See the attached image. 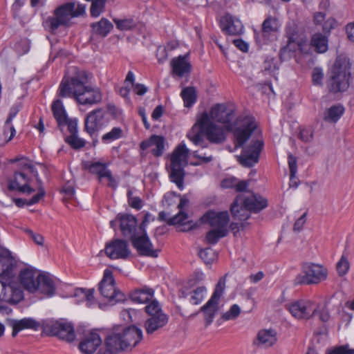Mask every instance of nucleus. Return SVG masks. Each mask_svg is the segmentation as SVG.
Instances as JSON below:
<instances>
[{
	"label": "nucleus",
	"mask_w": 354,
	"mask_h": 354,
	"mask_svg": "<svg viewBox=\"0 0 354 354\" xmlns=\"http://www.w3.org/2000/svg\"><path fill=\"white\" fill-rule=\"evenodd\" d=\"M208 114L212 122L223 123L227 129L233 131L236 147H242L257 127L254 118L251 116H240L234 124L232 123L234 113L224 104H216Z\"/></svg>",
	"instance_id": "obj_1"
},
{
	"label": "nucleus",
	"mask_w": 354,
	"mask_h": 354,
	"mask_svg": "<svg viewBox=\"0 0 354 354\" xmlns=\"http://www.w3.org/2000/svg\"><path fill=\"white\" fill-rule=\"evenodd\" d=\"M58 92L60 97H74L81 104H93L102 100L100 91L88 84V77L85 72L80 73L71 78V82L62 80Z\"/></svg>",
	"instance_id": "obj_2"
},
{
	"label": "nucleus",
	"mask_w": 354,
	"mask_h": 354,
	"mask_svg": "<svg viewBox=\"0 0 354 354\" xmlns=\"http://www.w3.org/2000/svg\"><path fill=\"white\" fill-rule=\"evenodd\" d=\"M203 135L214 144L223 143L226 139L223 128L212 122L207 112L197 116L196 122L187 133V137L196 146L205 149L207 147V144L203 140Z\"/></svg>",
	"instance_id": "obj_3"
},
{
	"label": "nucleus",
	"mask_w": 354,
	"mask_h": 354,
	"mask_svg": "<svg viewBox=\"0 0 354 354\" xmlns=\"http://www.w3.org/2000/svg\"><path fill=\"white\" fill-rule=\"evenodd\" d=\"M142 339V331L140 328L132 326L124 327L118 326L106 338V346L110 348L112 354L130 349L136 346Z\"/></svg>",
	"instance_id": "obj_4"
},
{
	"label": "nucleus",
	"mask_w": 354,
	"mask_h": 354,
	"mask_svg": "<svg viewBox=\"0 0 354 354\" xmlns=\"http://www.w3.org/2000/svg\"><path fill=\"white\" fill-rule=\"evenodd\" d=\"M86 12V6L75 2H69L61 5L54 11V16L49 17L45 21L46 26L55 31L59 26H67L74 17L82 16Z\"/></svg>",
	"instance_id": "obj_5"
},
{
	"label": "nucleus",
	"mask_w": 354,
	"mask_h": 354,
	"mask_svg": "<svg viewBox=\"0 0 354 354\" xmlns=\"http://www.w3.org/2000/svg\"><path fill=\"white\" fill-rule=\"evenodd\" d=\"M351 64L349 59L339 57L336 59L328 81V87L330 92H343L348 87Z\"/></svg>",
	"instance_id": "obj_6"
},
{
	"label": "nucleus",
	"mask_w": 354,
	"mask_h": 354,
	"mask_svg": "<svg viewBox=\"0 0 354 354\" xmlns=\"http://www.w3.org/2000/svg\"><path fill=\"white\" fill-rule=\"evenodd\" d=\"M189 149L185 144H180L174 151L171 156L169 178L179 189L184 188L183 180L185 176L184 166L187 164Z\"/></svg>",
	"instance_id": "obj_7"
},
{
	"label": "nucleus",
	"mask_w": 354,
	"mask_h": 354,
	"mask_svg": "<svg viewBox=\"0 0 354 354\" xmlns=\"http://www.w3.org/2000/svg\"><path fill=\"white\" fill-rule=\"evenodd\" d=\"M327 269L322 265L305 263L302 265V270L295 279V283L297 285L317 284L326 279Z\"/></svg>",
	"instance_id": "obj_8"
},
{
	"label": "nucleus",
	"mask_w": 354,
	"mask_h": 354,
	"mask_svg": "<svg viewBox=\"0 0 354 354\" xmlns=\"http://www.w3.org/2000/svg\"><path fill=\"white\" fill-rule=\"evenodd\" d=\"M99 291L111 305L125 299L124 295L115 287L112 272L109 269H106L104 272L103 278L99 283Z\"/></svg>",
	"instance_id": "obj_9"
},
{
	"label": "nucleus",
	"mask_w": 354,
	"mask_h": 354,
	"mask_svg": "<svg viewBox=\"0 0 354 354\" xmlns=\"http://www.w3.org/2000/svg\"><path fill=\"white\" fill-rule=\"evenodd\" d=\"M80 349L84 354H112L110 348L102 344L99 334L91 331L86 334L79 346Z\"/></svg>",
	"instance_id": "obj_10"
},
{
	"label": "nucleus",
	"mask_w": 354,
	"mask_h": 354,
	"mask_svg": "<svg viewBox=\"0 0 354 354\" xmlns=\"http://www.w3.org/2000/svg\"><path fill=\"white\" fill-rule=\"evenodd\" d=\"M225 286V279L224 278L220 279L211 298L200 309L204 313L207 325H209L213 322L216 313L218 309V301L223 293Z\"/></svg>",
	"instance_id": "obj_11"
},
{
	"label": "nucleus",
	"mask_w": 354,
	"mask_h": 354,
	"mask_svg": "<svg viewBox=\"0 0 354 354\" xmlns=\"http://www.w3.org/2000/svg\"><path fill=\"white\" fill-rule=\"evenodd\" d=\"M286 308L297 319H308L317 313L313 303L310 300H297L286 304Z\"/></svg>",
	"instance_id": "obj_12"
},
{
	"label": "nucleus",
	"mask_w": 354,
	"mask_h": 354,
	"mask_svg": "<svg viewBox=\"0 0 354 354\" xmlns=\"http://www.w3.org/2000/svg\"><path fill=\"white\" fill-rule=\"evenodd\" d=\"M8 189L26 194H31L37 191V189L33 187V181L30 176L24 171L16 172L14 174L13 178L8 183Z\"/></svg>",
	"instance_id": "obj_13"
},
{
	"label": "nucleus",
	"mask_w": 354,
	"mask_h": 354,
	"mask_svg": "<svg viewBox=\"0 0 354 354\" xmlns=\"http://www.w3.org/2000/svg\"><path fill=\"white\" fill-rule=\"evenodd\" d=\"M263 142L257 140L242 151L238 160L241 165L245 167H251L259 162L260 153L263 149Z\"/></svg>",
	"instance_id": "obj_14"
},
{
	"label": "nucleus",
	"mask_w": 354,
	"mask_h": 354,
	"mask_svg": "<svg viewBox=\"0 0 354 354\" xmlns=\"http://www.w3.org/2000/svg\"><path fill=\"white\" fill-rule=\"evenodd\" d=\"M105 112L101 109L91 111L84 120V130L91 137H96L97 133L105 125Z\"/></svg>",
	"instance_id": "obj_15"
},
{
	"label": "nucleus",
	"mask_w": 354,
	"mask_h": 354,
	"mask_svg": "<svg viewBox=\"0 0 354 354\" xmlns=\"http://www.w3.org/2000/svg\"><path fill=\"white\" fill-rule=\"evenodd\" d=\"M230 217L227 212L209 211L205 213L200 219V222L207 223L212 229L224 230L228 233V223Z\"/></svg>",
	"instance_id": "obj_16"
},
{
	"label": "nucleus",
	"mask_w": 354,
	"mask_h": 354,
	"mask_svg": "<svg viewBox=\"0 0 354 354\" xmlns=\"http://www.w3.org/2000/svg\"><path fill=\"white\" fill-rule=\"evenodd\" d=\"M131 239L133 246L136 249L139 254L151 257H157L159 250H154L147 232L142 234H134Z\"/></svg>",
	"instance_id": "obj_17"
},
{
	"label": "nucleus",
	"mask_w": 354,
	"mask_h": 354,
	"mask_svg": "<svg viewBox=\"0 0 354 354\" xmlns=\"http://www.w3.org/2000/svg\"><path fill=\"white\" fill-rule=\"evenodd\" d=\"M219 27L224 34L228 35H241L244 30L241 20L230 13H226L220 18Z\"/></svg>",
	"instance_id": "obj_18"
},
{
	"label": "nucleus",
	"mask_w": 354,
	"mask_h": 354,
	"mask_svg": "<svg viewBox=\"0 0 354 354\" xmlns=\"http://www.w3.org/2000/svg\"><path fill=\"white\" fill-rule=\"evenodd\" d=\"M105 254L111 259H127L131 255L128 243L121 239H115L106 244Z\"/></svg>",
	"instance_id": "obj_19"
},
{
	"label": "nucleus",
	"mask_w": 354,
	"mask_h": 354,
	"mask_svg": "<svg viewBox=\"0 0 354 354\" xmlns=\"http://www.w3.org/2000/svg\"><path fill=\"white\" fill-rule=\"evenodd\" d=\"M237 201H240L248 208L250 212H259L266 208L268 205V201L266 198L259 195L252 193L239 194L237 197Z\"/></svg>",
	"instance_id": "obj_20"
},
{
	"label": "nucleus",
	"mask_w": 354,
	"mask_h": 354,
	"mask_svg": "<svg viewBox=\"0 0 354 354\" xmlns=\"http://www.w3.org/2000/svg\"><path fill=\"white\" fill-rule=\"evenodd\" d=\"M85 168L91 173L97 174L100 180H102L103 178H106L109 182L108 185L112 188H116L117 182L113 177L110 170L107 169V165L105 163L99 161L88 162L85 164Z\"/></svg>",
	"instance_id": "obj_21"
},
{
	"label": "nucleus",
	"mask_w": 354,
	"mask_h": 354,
	"mask_svg": "<svg viewBox=\"0 0 354 354\" xmlns=\"http://www.w3.org/2000/svg\"><path fill=\"white\" fill-rule=\"evenodd\" d=\"M50 332L55 336L68 342H72L75 339V333L73 325L65 321H58L52 324Z\"/></svg>",
	"instance_id": "obj_22"
},
{
	"label": "nucleus",
	"mask_w": 354,
	"mask_h": 354,
	"mask_svg": "<svg viewBox=\"0 0 354 354\" xmlns=\"http://www.w3.org/2000/svg\"><path fill=\"white\" fill-rule=\"evenodd\" d=\"M6 293H0L1 300L10 304H17L23 299V291L19 284L14 281V274L7 279Z\"/></svg>",
	"instance_id": "obj_23"
},
{
	"label": "nucleus",
	"mask_w": 354,
	"mask_h": 354,
	"mask_svg": "<svg viewBox=\"0 0 354 354\" xmlns=\"http://www.w3.org/2000/svg\"><path fill=\"white\" fill-rule=\"evenodd\" d=\"M41 274L33 268H27L21 270L19 273L20 283L24 289L30 293L36 292L37 279Z\"/></svg>",
	"instance_id": "obj_24"
},
{
	"label": "nucleus",
	"mask_w": 354,
	"mask_h": 354,
	"mask_svg": "<svg viewBox=\"0 0 354 354\" xmlns=\"http://www.w3.org/2000/svg\"><path fill=\"white\" fill-rule=\"evenodd\" d=\"M188 203L189 200L186 195L181 196L180 203L178 205L180 209L179 213L169 220V224L170 225L182 224L183 228L180 230L181 231H188L198 226L196 223L194 224H192V222L185 223L187 218V214L183 212V209L186 207Z\"/></svg>",
	"instance_id": "obj_25"
},
{
	"label": "nucleus",
	"mask_w": 354,
	"mask_h": 354,
	"mask_svg": "<svg viewBox=\"0 0 354 354\" xmlns=\"http://www.w3.org/2000/svg\"><path fill=\"white\" fill-rule=\"evenodd\" d=\"M140 148L142 150L151 148V153L156 157H160L165 150V139L161 136L153 135L140 143Z\"/></svg>",
	"instance_id": "obj_26"
},
{
	"label": "nucleus",
	"mask_w": 354,
	"mask_h": 354,
	"mask_svg": "<svg viewBox=\"0 0 354 354\" xmlns=\"http://www.w3.org/2000/svg\"><path fill=\"white\" fill-rule=\"evenodd\" d=\"M277 341V332L273 329L260 330L253 341L258 347L268 348L272 346Z\"/></svg>",
	"instance_id": "obj_27"
},
{
	"label": "nucleus",
	"mask_w": 354,
	"mask_h": 354,
	"mask_svg": "<svg viewBox=\"0 0 354 354\" xmlns=\"http://www.w3.org/2000/svg\"><path fill=\"white\" fill-rule=\"evenodd\" d=\"M9 326L12 328V336L15 337L19 332L24 329L37 330L40 326L38 322L31 317L21 319H11Z\"/></svg>",
	"instance_id": "obj_28"
},
{
	"label": "nucleus",
	"mask_w": 354,
	"mask_h": 354,
	"mask_svg": "<svg viewBox=\"0 0 354 354\" xmlns=\"http://www.w3.org/2000/svg\"><path fill=\"white\" fill-rule=\"evenodd\" d=\"M188 57L189 55L187 54L172 59L171 66L172 72L175 75L182 77L189 73L192 66L188 61Z\"/></svg>",
	"instance_id": "obj_29"
},
{
	"label": "nucleus",
	"mask_w": 354,
	"mask_h": 354,
	"mask_svg": "<svg viewBox=\"0 0 354 354\" xmlns=\"http://www.w3.org/2000/svg\"><path fill=\"white\" fill-rule=\"evenodd\" d=\"M55 283L53 278L47 274H41L37 279L36 292L47 297H52L55 293Z\"/></svg>",
	"instance_id": "obj_30"
},
{
	"label": "nucleus",
	"mask_w": 354,
	"mask_h": 354,
	"mask_svg": "<svg viewBox=\"0 0 354 354\" xmlns=\"http://www.w3.org/2000/svg\"><path fill=\"white\" fill-rule=\"evenodd\" d=\"M13 259L11 253L6 249L0 250V277L9 279L12 273Z\"/></svg>",
	"instance_id": "obj_31"
},
{
	"label": "nucleus",
	"mask_w": 354,
	"mask_h": 354,
	"mask_svg": "<svg viewBox=\"0 0 354 354\" xmlns=\"http://www.w3.org/2000/svg\"><path fill=\"white\" fill-rule=\"evenodd\" d=\"M168 321L169 317L165 313H160L156 317H150L145 322V330L147 334H152L166 326Z\"/></svg>",
	"instance_id": "obj_32"
},
{
	"label": "nucleus",
	"mask_w": 354,
	"mask_h": 354,
	"mask_svg": "<svg viewBox=\"0 0 354 354\" xmlns=\"http://www.w3.org/2000/svg\"><path fill=\"white\" fill-rule=\"evenodd\" d=\"M153 289L144 286L133 290L130 294V297L134 302L139 304H146L153 299Z\"/></svg>",
	"instance_id": "obj_33"
},
{
	"label": "nucleus",
	"mask_w": 354,
	"mask_h": 354,
	"mask_svg": "<svg viewBox=\"0 0 354 354\" xmlns=\"http://www.w3.org/2000/svg\"><path fill=\"white\" fill-rule=\"evenodd\" d=\"M137 225V220L132 215H124L120 218V230L124 236H130L131 238L135 232Z\"/></svg>",
	"instance_id": "obj_34"
},
{
	"label": "nucleus",
	"mask_w": 354,
	"mask_h": 354,
	"mask_svg": "<svg viewBox=\"0 0 354 354\" xmlns=\"http://www.w3.org/2000/svg\"><path fill=\"white\" fill-rule=\"evenodd\" d=\"M22 108V104L21 102H17L13 104L9 111L8 118L6 121V127H8L9 131H10V136H9L8 139H5L4 142H2L3 145L8 143L10 142L15 136L16 130L14 126L12 124V120L17 115L19 111ZM0 144L1 142H0Z\"/></svg>",
	"instance_id": "obj_35"
},
{
	"label": "nucleus",
	"mask_w": 354,
	"mask_h": 354,
	"mask_svg": "<svg viewBox=\"0 0 354 354\" xmlns=\"http://www.w3.org/2000/svg\"><path fill=\"white\" fill-rule=\"evenodd\" d=\"M52 111L59 128L62 130L64 124L66 123V121L68 118L61 100H57L53 102L52 104Z\"/></svg>",
	"instance_id": "obj_36"
},
{
	"label": "nucleus",
	"mask_w": 354,
	"mask_h": 354,
	"mask_svg": "<svg viewBox=\"0 0 354 354\" xmlns=\"http://www.w3.org/2000/svg\"><path fill=\"white\" fill-rule=\"evenodd\" d=\"M313 21L315 25H322L324 33H329L336 26L335 19L330 17L326 19V15L324 12H318L314 14Z\"/></svg>",
	"instance_id": "obj_37"
},
{
	"label": "nucleus",
	"mask_w": 354,
	"mask_h": 354,
	"mask_svg": "<svg viewBox=\"0 0 354 354\" xmlns=\"http://www.w3.org/2000/svg\"><path fill=\"white\" fill-rule=\"evenodd\" d=\"M46 194V192L42 185L41 180H38V186L37 187V194L34 195L29 201L24 200L21 198H13L15 205L19 207H22L25 205H31L38 203L41 198Z\"/></svg>",
	"instance_id": "obj_38"
},
{
	"label": "nucleus",
	"mask_w": 354,
	"mask_h": 354,
	"mask_svg": "<svg viewBox=\"0 0 354 354\" xmlns=\"http://www.w3.org/2000/svg\"><path fill=\"white\" fill-rule=\"evenodd\" d=\"M328 36L320 32L313 35L310 39V44L318 53H323L328 50Z\"/></svg>",
	"instance_id": "obj_39"
},
{
	"label": "nucleus",
	"mask_w": 354,
	"mask_h": 354,
	"mask_svg": "<svg viewBox=\"0 0 354 354\" xmlns=\"http://www.w3.org/2000/svg\"><path fill=\"white\" fill-rule=\"evenodd\" d=\"M250 210L245 205L237 201V198L231 205V212L234 219L244 221L250 218Z\"/></svg>",
	"instance_id": "obj_40"
},
{
	"label": "nucleus",
	"mask_w": 354,
	"mask_h": 354,
	"mask_svg": "<svg viewBox=\"0 0 354 354\" xmlns=\"http://www.w3.org/2000/svg\"><path fill=\"white\" fill-rule=\"evenodd\" d=\"M344 108L341 105H334L324 111L323 119L326 122L335 123L342 117Z\"/></svg>",
	"instance_id": "obj_41"
},
{
	"label": "nucleus",
	"mask_w": 354,
	"mask_h": 354,
	"mask_svg": "<svg viewBox=\"0 0 354 354\" xmlns=\"http://www.w3.org/2000/svg\"><path fill=\"white\" fill-rule=\"evenodd\" d=\"M94 32L103 37H106L113 29V24L106 18H102L100 21L91 24Z\"/></svg>",
	"instance_id": "obj_42"
},
{
	"label": "nucleus",
	"mask_w": 354,
	"mask_h": 354,
	"mask_svg": "<svg viewBox=\"0 0 354 354\" xmlns=\"http://www.w3.org/2000/svg\"><path fill=\"white\" fill-rule=\"evenodd\" d=\"M279 27V21L275 17H268L264 20L262 24V33L263 37H267L270 33L277 32Z\"/></svg>",
	"instance_id": "obj_43"
},
{
	"label": "nucleus",
	"mask_w": 354,
	"mask_h": 354,
	"mask_svg": "<svg viewBox=\"0 0 354 354\" xmlns=\"http://www.w3.org/2000/svg\"><path fill=\"white\" fill-rule=\"evenodd\" d=\"M181 96L183 99L185 106L186 107H190L196 100V90L192 86L187 87L182 91Z\"/></svg>",
	"instance_id": "obj_44"
},
{
	"label": "nucleus",
	"mask_w": 354,
	"mask_h": 354,
	"mask_svg": "<svg viewBox=\"0 0 354 354\" xmlns=\"http://www.w3.org/2000/svg\"><path fill=\"white\" fill-rule=\"evenodd\" d=\"M189 295V302L193 305H198L204 299L206 295V288L204 286L198 287L191 292Z\"/></svg>",
	"instance_id": "obj_45"
},
{
	"label": "nucleus",
	"mask_w": 354,
	"mask_h": 354,
	"mask_svg": "<svg viewBox=\"0 0 354 354\" xmlns=\"http://www.w3.org/2000/svg\"><path fill=\"white\" fill-rule=\"evenodd\" d=\"M122 134L123 131L120 127H113L109 132L102 136V141L105 144L111 143L122 138Z\"/></svg>",
	"instance_id": "obj_46"
},
{
	"label": "nucleus",
	"mask_w": 354,
	"mask_h": 354,
	"mask_svg": "<svg viewBox=\"0 0 354 354\" xmlns=\"http://www.w3.org/2000/svg\"><path fill=\"white\" fill-rule=\"evenodd\" d=\"M227 232L224 230H218L216 229H212L209 230L205 236L206 241L209 244H216L220 239L226 236Z\"/></svg>",
	"instance_id": "obj_47"
},
{
	"label": "nucleus",
	"mask_w": 354,
	"mask_h": 354,
	"mask_svg": "<svg viewBox=\"0 0 354 354\" xmlns=\"http://www.w3.org/2000/svg\"><path fill=\"white\" fill-rule=\"evenodd\" d=\"M314 129L310 127H302L299 129L298 138L304 142H310L313 140Z\"/></svg>",
	"instance_id": "obj_48"
},
{
	"label": "nucleus",
	"mask_w": 354,
	"mask_h": 354,
	"mask_svg": "<svg viewBox=\"0 0 354 354\" xmlns=\"http://www.w3.org/2000/svg\"><path fill=\"white\" fill-rule=\"evenodd\" d=\"M145 312L150 317H156L160 313H165L160 304L156 300H152L149 304L145 306Z\"/></svg>",
	"instance_id": "obj_49"
},
{
	"label": "nucleus",
	"mask_w": 354,
	"mask_h": 354,
	"mask_svg": "<svg viewBox=\"0 0 354 354\" xmlns=\"http://www.w3.org/2000/svg\"><path fill=\"white\" fill-rule=\"evenodd\" d=\"M20 167L22 169L21 171H24L27 173L28 175L31 174L32 176L35 177L37 184L38 185L39 175L37 171L35 170L34 166L31 164L29 160H25L21 162Z\"/></svg>",
	"instance_id": "obj_50"
},
{
	"label": "nucleus",
	"mask_w": 354,
	"mask_h": 354,
	"mask_svg": "<svg viewBox=\"0 0 354 354\" xmlns=\"http://www.w3.org/2000/svg\"><path fill=\"white\" fill-rule=\"evenodd\" d=\"M66 141L73 149H80L84 147L86 145L85 140L82 138H79L77 136V133H75L66 137Z\"/></svg>",
	"instance_id": "obj_51"
},
{
	"label": "nucleus",
	"mask_w": 354,
	"mask_h": 354,
	"mask_svg": "<svg viewBox=\"0 0 354 354\" xmlns=\"http://www.w3.org/2000/svg\"><path fill=\"white\" fill-rule=\"evenodd\" d=\"M113 21L115 22L117 28L122 31L131 30L135 26L133 19H113Z\"/></svg>",
	"instance_id": "obj_52"
},
{
	"label": "nucleus",
	"mask_w": 354,
	"mask_h": 354,
	"mask_svg": "<svg viewBox=\"0 0 354 354\" xmlns=\"http://www.w3.org/2000/svg\"><path fill=\"white\" fill-rule=\"evenodd\" d=\"M277 68L273 59H266L263 64V72L266 75L274 76Z\"/></svg>",
	"instance_id": "obj_53"
},
{
	"label": "nucleus",
	"mask_w": 354,
	"mask_h": 354,
	"mask_svg": "<svg viewBox=\"0 0 354 354\" xmlns=\"http://www.w3.org/2000/svg\"><path fill=\"white\" fill-rule=\"evenodd\" d=\"M313 310H317V313L315 315H318L319 319L323 322H326L330 319V315L326 305L318 306L317 308H313Z\"/></svg>",
	"instance_id": "obj_54"
},
{
	"label": "nucleus",
	"mask_w": 354,
	"mask_h": 354,
	"mask_svg": "<svg viewBox=\"0 0 354 354\" xmlns=\"http://www.w3.org/2000/svg\"><path fill=\"white\" fill-rule=\"evenodd\" d=\"M348 269L349 262L344 256H342L337 263V270L339 274L342 276L347 273Z\"/></svg>",
	"instance_id": "obj_55"
},
{
	"label": "nucleus",
	"mask_w": 354,
	"mask_h": 354,
	"mask_svg": "<svg viewBox=\"0 0 354 354\" xmlns=\"http://www.w3.org/2000/svg\"><path fill=\"white\" fill-rule=\"evenodd\" d=\"M241 310L238 305L234 304L230 310L223 314V318L225 320H230L236 319L240 314Z\"/></svg>",
	"instance_id": "obj_56"
},
{
	"label": "nucleus",
	"mask_w": 354,
	"mask_h": 354,
	"mask_svg": "<svg viewBox=\"0 0 354 354\" xmlns=\"http://www.w3.org/2000/svg\"><path fill=\"white\" fill-rule=\"evenodd\" d=\"M323 77L324 73L322 69L318 68L313 69L312 73V82L314 85L321 86L322 84Z\"/></svg>",
	"instance_id": "obj_57"
},
{
	"label": "nucleus",
	"mask_w": 354,
	"mask_h": 354,
	"mask_svg": "<svg viewBox=\"0 0 354 354\" xmlns=\"http://www.w3.org/2000/svg\"><path fill=\"white\" fill-rule=\"evenodd\" d=\"M198 254L206 263H209L214 260V253L211 248L201 250Z\"/></svg>",
	"instance_id": "obj_58"
},
{
	"label": "nucleus",
	"mask_w": 354,
	"mask_h": 354,
	"mask_svg": "<svg viewBox=\"0 0 354 354\" xmlns=\"http://www.w3.org/2000/svg\"><path fill=\"white\" fill-rule=\"evenodd\" d=\"M288 166L290 169V176L292 178L295 176L297 166V158L292 154L289 153L288 157Z\"/></svg>",
	"instance_id": "obj_59"
},
{
	"label": "nucleus",
	"mask_w": 354,
	"mask_h": 354,
	"mask_svg": "<svg viewBox=\"0 0 354 354\" xmlns=\"http://www.w3.org/2000/svg\"><path fill=\"white\" fill-rule=\"evenodd\" d=\"M67 126L68 131L71 135L77 133V120L76 119L68 118L64 127Z\"/></svg>",
	"instance_id": "obj_60"
},
{
	"label": "nucleus",
	"mask_w": 354,
	"mask_h": 354,
	"mask_svg": "<svg viewBox=\"0 0 354 354\" xmlns=\"http://www.w3.org/2000/svg\"><path fill=\"white\" fill-rule=\"evenodd\" d=\"M193 156L194 158L198 159L200 160V163H207L212 160V156H207L205 153L201 154L199 153V151L196 150L193 151ZM196 165H198V163L195 164Z\"/></svg>",
	"instance_id": "obj_61"
},
{
	"label": "nucleus",
	"mask_w": 354,
	"mask_h": 354,
	"mask_svg": "<svg viewBox=\"0 0 354 354\" xmlns=\"http://www.w3.org/2000/svg\"><path fill=\"white\" fill-rule=\"evenodd\" d=\"M328 354H354V349H351L348 346H341L330 351Z\"/></svg>",
	"instance_id": "obj_62"
},
{
	"label": "nucleus",
	"mask_w": 354,
	"mask_h": 354,
	"mask_svg": "<svg viewBox=\"0 0 354 354\" xmlns=\"http://www.w3.org/2000/svg\"><path fill=\"white\" fill-rule=\"evenodd\" d=\"M237 178L234 176H230L223 179L221 182V186L223 188H234L236 185Z\"/></svg>",
	"instance_id": "obj_63"
},
{
	"label": "nucleus",
	"mask_w": 354,
	"mask_h": 354,
	"mask_svg": "<svg viewBox=\"0 0 354 354\" xmlns=\"http://www.w3.org/2000/svg\"><path fill=\"white\" fill-rule=\"evenodd\" d=\"M307 213L304 212L295 223L294 230L300 231L306 221Z\"/></svg>",
	"instance_id": "obj_64"
}]
</instances>
